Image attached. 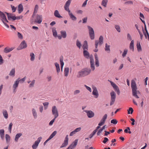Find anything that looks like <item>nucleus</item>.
<instances>
[{
	"instance_id": "f257e3e1",
	"label": "nucleus",
	"mask_w": 149,
	"mask_h": 149,
	"mask_svg": "<svg viewBox=\"0 0 149 149\" xmlns=\"http://www.w3.org/2000/svg\"><path fill=\"white\" fill-rule=\"evenodd\" d=\"M131 85L133 95L135 97L139 98V97L138 96V94L139 93V92L137 91V87L136 82L134 80H132Z\"/></svg>"
},
{
	"instance_id": "f03ea898",
	"label": "nucleus",
	"mask_w": 149,
	"mask_h": 149,
	"mask_svg": "<svg viewBox=\"0 0 149 149\" xmlns=\"http://www.w3.org/2000/svg\"><path fill=\"white\" fill-rule=\"evenodd\" d=\"M72 0H68L65 3L64 6V9L65 10L67 11L70 18L73 20H76L77 19L76 17L72 13L70 12L69 9V7L70 5Z\"/></svg>"
},
{
	"instance_id": "7ed1b4c3",
	"label": "nucleus",
	"mask_w": 149,
	"mask_h": 149,
	"mask_svg": "<svg viewBox=\"0 0 149 149\" xmlns=\"http://www.w3.org/2000/svg\"><path fill=\"white\" fill-rule=\"evenodd\" d=\"M91 70L88 68H85L79 72L77 75L78 78L84 77L90 74Z\"/></svg>"
},
{
	"instance_id": "20e7f679",
	"label": "nucleus",
	"mask_w": 149,
	"mask_h": 149,
	"mask_svg": "<svg viewBox=\"0 0 149 149\" xmlns=\"http://www.w3.org/2000/svg\"><path fill=\"white\" fill-rule=\"evenodd\" d=\"M37 4L36 5L33 14L31 17L32 22L37 23Z\"/></svg>"
},
{
	"instance_id": "39448f33",
	"label": "nucleus",
	"mask_w": 149,
	"mask_h": 149,
	"mask_svg": "<svg viewBox=\"0 0 149 149\" xmlns=\"http://www.w3.org/2000/svg\"><path fill=\"white\" fill-rule=\"evenodd\" d=\"M110 94L111 100L110 105V106H111L114 104L115 101L116 95V93L113 91L111 92L110 93Z\"/></svg>"
},
{
	"instance_id": "423d86ee",
	"label": "nucleus",
	"mask_w": 149,
	"mask_h": 149,
	"mask_svg": "<svg viewBox=\"0 0 149 149\" xmlns=\"http://www.w3.org/2000/svg\"><path fill=\"white\" fill-rule=\"evenodd\" d=\"M88 28L89 30V33L90 38L91 40H93L95 38L94 32L92 28L88 26Z\"/></svg>"
},
{
	"instance_id": "0eeeda50",
	"label": "nucleus",
	"mask_w": 149,
	"mask_h": 149,
	"mask_svg": "<svg viewBox=\"0 0 149 149\" xmlns=\"http://www.w3.org/2000/svg\"><path fill=\"white\" fill-rule=\"evenodd\" d=\"M52 112L55 118H56L58 117V113L57 109L56 106H54L52 107Z\"/></svg>"
},
{
	"instance_id": "6e6552de",
	"label": "nucleus",
	"mask_w": 149,
	"mask_h": 149,
	"mask_svg": "<svg viewBox=\"0 0 149 149\" xmlns=\"http://www.w3.org/2000/svg\"><path fill=\"white\" fill-rule=\"evenodd\" d=\"M27 47V44L24 40L23 41L20 43L19 47L17 48V49L18 50L25 48Z\"/></svg>"
},
{
	"instance_id": "1a4fd4ad",
	"label": "nucleus",
	"mask_w": 149,
	"mask_h": 149,
	"mask_svg": "<svg viewBox=\"0 0 149 149\" xmlns=\"http://www.w3.org/2000/svg\"><path fill=\"white\" fill-rule=\"evenodd\" d=\"M92 89H93L92 94L95 96V97L97 98L99 96V94L96 88L93 86L92 87Z\"/></svg>"
},
{
	"instance_id": "9d476101",
	"label": "nucleus",
	"mask_w": 149,
	"mask_h": 149,
	"mask_svg": "<svg viewBox=\"0 0 149 149\" xmlns=\"http://www.w3.org/2000/svg\"><path fill=\"white\" fill-rule=\"evenodd\" d=\"M84 111L86 113L87 115L89 118H92L94 116L95 114L91 110L88 111L85 110Z\"/></svg>"
},
{
	"instance_id": "9b49d317",
	"label": "nucleus",
	"mask_w": 149,
	"mask_h": 149,
	"mask_svg": "<svg viewBox=\"0 0 149 149\" xmlns=\"http://www.w3.org/2000/svg\"><path fill=\"white\" fill-rule=\"evenodd\" d=\"M90 62L91 64V68L92 71H94L95 69V67L94 63V61L92 57H90Z\"/></svg>"
},
{
	"instance_id": "f8f14e48",
	"label": "nucleus",
	"mask_w": 149,
	"mask_h": 149,
	"mask_svg": "<svg viewBox=\"0 0 149 149\" xmlns=\"http://www.w3.org/2000/svg\"><path fill=\"white\" fill-rule=\"evenodd\" d=\"M8 16V19L9 20H11V19L13 20H16V18L15 16H13L12 15L13 14L12 13H6Z\"/></svg>"
},
{
	"instance_id": "ddd939ff",
	"label": "nucleus",
	"mask_w": 149,
	"mask_h": 149,
	"mask_svg": "<svg viewBox=\"0 0 149 149\" xmlns=\"http://www.w3.org/2000/svg\"><path fill=\"white\" fill-rule=\"evenodd\" d=\"M81 127H78L76 128L72 132H70V136H72L74 134H75L77 132L79 131H80L81 130Z\"/></svg>"
},
{
	"instance_id": "4468645a",
	"label": "nucleus",
	"mask_w": 149,
	"mask_h": 149,
	"mask_svg": "<svg viewBox=\"0 0 149 149\" xmlns=\"http://www.w3.org/2000/svg\"><path fill=\"white\" fill-rule=\"evenodd\" d=\"M14 49L13 47H11V48H8L7 47L5 48L3 50L4 52L5 53H7L12 51Z\"/></svg>"
},
{
	"instance_id": "2eb2a0df",
	"label": "nucleus",
	"mask_w": 149,
	"mask_h": 149,
	"mask_svg": "<svg viewBox=\"0 0 149 149\" xmlns=\"http://www.w3.org/2000/svg\"><path fill=\"white\" fill-rule=\"evenodd\" d=\"M95 59V65L96 67H98L99 66V62L97 54L95 53L94 55Z\"/></svg>"
},
{
	"instance_id": "dca6fc26",
	"label": "nucleus",
	"mask_w": 149,
	"mask_h": 149,
	"mask_svg": "<svg viewBox=\"0 0 149 149\" xmlns=\"http://www.w3.org/2000/svg\"><path fill=\"white\" fill-rule=\"evenodd\" d=\"M18 12L19 14L21 13L23 10V6L22 3L20 4L18 7Z\"/></svg>"
},
{
	"instance_id": "f3484780",
	"label": "nucleus",
	"mask_w": 149,
	"mask_h": 149,
	"mask_svg": "<svg viewBox=\"0 0 149 149\" xmlns=\"http://www.w3.org/2000/svg\"><path fill=\"white\" fill-rule=\"evenodd\" d=\"M6 18V17L5 14L0 10V18L1 21H3Z\"/></svg>"
},
{
	"instance_id": "a211bd4d",
	"label": "nucleus",
	"mask_w": 149,
	"mask_h": 149,
	"mask_svg": "<svg viewBox=\"0 0 149 149\" xmlns=\"http://www.w3.org/2000/svg\"><path fill=\"white\" fill-rule=\"evenodd\" d=\"M69 68H65L64 70V75L65 77H67L69 74Z\"/></svg>"
},
{
	"instance_id": "6ab92c4d",
	"label": "nucleus",
	"mask_w": 149,
	"mask_h": 149,
	"mask_svg": "<svg viewBox=\"0 0 149 149\" xmlns=\"http://www.w3.org/2000/svg\"><path fill=\"white\" fill-rule=\"evenodd\" d=\"M130 49L132 51H134V41L132 40L130 44Z\"/></svg>"
},
{
	"instance_id": "aec40b11",
	"label": "nucleus",
	"mask_w": 149,
	"mask_h": 149,
	"mask_svg": "<svg viewBox=\"0 0 149 149\" xmlns=\"http://www.w3.org/2000/svg\"><path fill=\"white\" fill-rule=\"evenodd\" d=\"M136 46L137 50L139 52L142 50L139 41H137V42Z\"/></svg>"
},
{
	"instance_id": "412c9836",
	"label": "nucleus",
	"mask_w": 149,
	"mask_h": 149,
	"mask_svg": "<svg viewBox=\"0 0 149 149\" xmlns=\"http://www.w3.org/2000/svg\"><path fill=\"white\" fill-rule=\"evenodd\" d=\"M98 44L100 45H101L103 42V38L102 36H100L99 41H98Z\"/></svg>"
},
{
	"instance_id": "4be33fe9",
	"label": "nucleus",
	"mask_w": 149,
	"mask_h": 149,
	"mask_svg": "<svg viewBox=\"0 0 149 149\" xmlns=\"http://www.w3.org/2000/svg\"><path fill=\"white\" fill-rule=\"evenodd\" d=\"M54 15L56 17L59 18L62 17L60 15L58 11L57 10H56L55 11Z\"/></svg>"
},
{
	"instance_id": "5701e85b",
	"label": "nucleus",
	"mask_w": 149,
	"mask_h": 149,
	"mask_svg": "<svg viewBox=\"0 0 149 149\" xmlns=\"http://www.w3.org/2000/svg\"><path fill=\"white\" fill-rule=\"evenodd\" d=\"M3 114L4 117L7 119L8 117V114L7 111L6 110H3Z\"/></svg>"
},
{
	"instance_id": "b1692460",
	"label": "nucleus",
	"mask_w": 149,
	"mask_h": 149,
	"mask_svg": "<svg viewBox=\"0 0 149 149\" xmlns=\"http://www.w3.org/2000/svg\"><path fill=\"white\" fill-rule=\"evenodd\" d=\"M15 68H13L10 71L9 75L10 76H12L13 77H14L15 75Z\"/></svg>"
},
{
	"instance_id": "393cba45",
	"label": "nucleus",
	"mask_w": 149,
	"mask_h": 149,
	"mask_svg": "<svg viewBox=\"0 0 149 149\" xmlns=\"http://www.w3.org/2000/svg\"><path fill=\"white\" fill-rule=\"evenodd\" d=\"M55 65L56 67V72L58 74L60 71L59 64L57 63H55Z\"/></svg>"
},
{
	"instance_id": "a878e982",
	"label": "nucleus",
	"mask_w": 149,
	"mask_h": 149,
	"mask_svg": "<svg viewBox=\"0 0 149 149\" xmlns=\"http://www.w3.org/2000/svg\"><path fill=\"white\" fill-rule=\"evenodd\" d=\"M83 54L84 56L86 58H88L90 56L87 50H84Z\"/></svg>"
},
{
	"instance_id": "bb28decb",
	"label": "nucleus",
	"mask_w": 149,
	"mask_h": 149,
	"mask_svg": "<svg viewBox=\"0 0 149 149\" xmlns=\"http://www.w3.org/2000/svg\"><path fill=\"white\" fill-rule=\"evenodd\" d=\"M61 34L62 38H65L67 36V34L66 32L65 31H61Z\"/></svg>"
},
{
	"instance_id": "cd10ccee",
	"label": "nucleus",
	"mask_w": 149,
	"mask_h": 149,
	"mask_svg": "<svg viewBox=\"0 0 149 149\" xmlns=\"http://www.w3.org/2000/svg\"><path fill=\"white\" fill-rule=\"evenodd\" d=\"M22 134L21 133L17 134L15 136V141L17 142L18 141L19 138L22 135Z\"/></svg>"
},
{
	"instance_id": "c85d7f7f",
	"label": "nucleus",
	"mask_w": 149,
	"mask_h": 149,
	"mask_svg": "<svg viewBox=\"0 0 149 149\" xmlns=\"http://www.w3.org/2000/svg\"><path fill=\"white\" fill-rule=\"evenodd\" d=\"M98 45V40H95V48L94 50V51L95 52H97L98 51V49H97Z\"/></svg>"
},
{
	"instance_id": "c756f323",
	"label": "nucleus",
	"mask_w": 149,
	"mask_h": 149,
	"mask_svg": "<svg viewBox=\"0 0 149 149\" xmlns=\"http://www.w3.org/2000/svg\"><path fill=\"white\" fill-rule=\"evenodd\" d=\"M19 84V81L17 80L15 81L14 83L13 86V88H17L18 87V85Z\"/></svg>"
},
{
	"instance_id": "7c9ffc66",
	"label": "nucleus",
	"mask_w": 149,
	"mask_h": 149,
	"mask_svg": "<svg viewBox=\"0 0 149 149\" xmlns=\"http://www.w3.org/2000/svg\"><path fill=\"white\" fill-rule=\"evenodd\" d=\"M88 47L87 42L85 40L84 42V45L83 46V48L84 50H85V49H87Z\"/></svg>"
},
{
	"instance_id": "2f4dec72",
	"label": "nucleus",
	"mask_w": 149,
	"mask_h": 149,
	"mask_svg": "<svg viewBox=\"0 0 149 149\" xmlns=\"http://www.w3.org/2000/svg\"><path fill=\"white\" fill-rule=\"evenodd\" d=\"M143 34L145 37L146 39L148 38V39L149 40V35L148 33V31H144L143 29Z\"/></svg>"
},
{
	"instance_id": "473e14b6",
	"label": "nucleus",
	"mask_w": 149,
	"mask_h": 149,
	"mask_svg": "<svg viewBox=\"0 0 149 149\" xmlns=\"http://www.w3.org/2000/svg\"><path fill=\"white\" fill-rule=\"evenodd\" d=\"M105 49L106 51L108 52V53H109L110 52V46L107 43L105 44Z\"/></svg>"
},
{
	"instance_id": "72a5a7b5",
	"label": "nucleus",
	"mask_w": 149,
	"mask_h": 149,
	"mask_svg": "<svg viewBox=\"0 0 149 149\" xmlns=\"http://www.w3.org/2000/svg\"><path fill=\"white\" fill-rule=\"evenodd\" d=\"M5 137L6 142L7 143H9L10 139V136L8 134H6Z\"/></svg>"
},
{
	"instance_id": "f704fd0d",
	"label": "nucleus",
	"mask_w": 149,
	"mask_h": 149,
	"mask_svg": "<svg viewBox=\"0 0 149 149\" xmlns=\"http://www.w3.org/2000/svg\"><path fill=\"white\" fill-rule=\"evenodd\" d=\"M52 31L53 33V35L55 37H56L57 35V33L56 29L55 28H53L52 29Z\"/></svg>"
},
{
	"instance_id": "c9c22d12",
	"label": "nucleus",
	"mask_w": 149,
	"mask_h": 149,
	"mask_svg": "<svg viewBox=\"0 0 149 149\" xmlns=\"http://www.w3.org/2000/svg\"><path fill=\"white\" fill-rule=\"evenodd\" d=\"M30 56H31L30 60L31 61H33L35 59V56L34 54L33 53H30Z\"/></svg>"
},
{
	"instance_id": "e433bc0d",
	"label": "nucleus",
	"mask_w": 149,
	"mask_h": 149,
	"mask_svg": "<svg viewBox=\"0 0 149 149\" xmlns=\"http://www.w3.org/2000/svg\"><path fill=\"white\" fill-rule=\"evenodd\" d=\"M26 77H25L22 79H20V78H18L17 79V80L19 81V82H20V83H23L26 79Z\"/></svg>"
},
{
	"instance_id": "4c0bfd02",
	"label": "nucleus",
	"mask_w": 149,
	"mask_h": 149,
	"mask_svg": "<svg viewBox=\"0 0 149 149\" xmlns=\"http://www.w3.org/2000/svg\"><path fill=\"white\" fill-rule=\"evenodd\" d=\"M60 63L61 67H63L64 65V63L63 62V57H62L60 58Z\"/></svg>"
},
{
	"instance_id": "58836bf2",
	"label": "nucleus",
	"mask_w": 149,
	"mask_h": 149,
	"mask_svg": "<svg viewBox=\"0 0 149 149\" xmlns=\"http://www.w3.org/2000/svg\"><path fill=\"white\" fill-rule=\"evenodd\" d=\"M42 20V16H38V24H40Z\"/></svg>"
},
{
	"instance_id": "ea45409f",
	"label": "nucleus",
	"mask_w": 149,
	"mask_h": 149,
	"mask_svg": "<svg viewBox=\"0 0 149 149\" xmlns=\"http://www.w3.org/2000/svg\"><path fill=\"white\" fill-rule=\"evenodd\" d=\"M56 133L57 132L56 131H54L49 137V139H51L53 138L56 135Z\"/></svg>"
},
{
	"instance_id": "a19ab883",
	"label": "nucleus",
	"mask_w": 149,
	"mask_h": 149,
	"mask_svg": "<svg viewBox=\"0 0 149 149\" xmlns=\"http://www.w3.org/2000/svg\"><path fill=\"white\" fill-rule=\"evenodd\" d=\"M56 133L57 132L56 131H54L49 137V139H51L53 138L56 135Z\"/></svg>"
},
{
	"instance_id": "79ce46f5",
	"label": "nucleus",
	"mask_w": 149,
	"mask_h": 149,
	"mask_svg": "<svg viewBox=\"0 0 149 149\" xmlns=\"http://www.w3.org/2000/svg\"><path fill=\"white\" fill-rule=\"evenodd\" d=\"M115 28L118 32H120V27L119 25H115Z\"/></svg>"
},
{
	"instance_id": "37998d69",
	"label": "nucleus",
	"mask_w": 149,
	"mask_h": 149,
	"mask_svg": "<svg viewBox=\"0 0 149 149\" xmlns=\"http://www.w3.org/2000/svg\"><path fill=\"white\" fill-rule=\"evenodd\" d=\"M108 0H103L102 2V5L104 7H106Z\"/></svg>"
},
{
	"instance_id": "c03bdc74",
	"label": "nucleus",
	"mask_w": 149,
	"mask_h": 149,
	"mask_svg": "<svg viewBox=\"0 0 149 149\" xmlns=\"http://www.w3.org/2000/svg\"><path fill=\"white\" fill-rule=\"evenodd\" d=\"M127 111L128 114H130V113L131 114H132L134 111L133 108L131 107L129 108Z\"/></svg>"
},
{
	"instance_id": "a18cd8bd",
	"label": "nucleus",
	"mask_w": 149,
	"mask_h": 149,
	"mask_svg": "<svg viewBox=\"0 0 149 149\" xmlns=\"http://www.w3.org/2000/svg\"><path fill=\"white\" fill-rule=\"evenodd\" d=\"M37 147V140L35 141V143L32 145V147L33 149H36Z\"/></svg>"
},
{
	"instance_id": "49530a36",
	"label": "nucleus",
	"mask_w": 149,
	"mask_h": 149,
	"mask_svg": "<svg viewBox=\"0 0 149 149\" xmlns=\"http://www.w3.org/2000/svg\"><path fill=\"white\" fill-rule=\"evenodd\" d=\"M32 113L34 116V117L35 118H36L37 117V115L36 113V110L34 109H33L32 110Z\"/></svg>"
},
{
	"instance_id": "de8ad7c7",
	"label": "nucleus",
	"mask_w": 149,
	"mask_h": 149,
	"mask_svg": "<svg viewBox=\"0 0 149 149\" xmlns=\"http://www.w3.org/2000/svg\"><path fill=\"white\" fill-rule=\"evenodd\" d=\"M127 52V49H125L124 50V52L122 54V56L123 57H125Z\"/></svg>"
},
{
	"instance_id": "09e8293b",
	"label": "nucleus",
	"mask_w": 149,
	"mask_h": 149,
	"mask_svg": "<svg viewBox=\"0 0 149 149\" xmlns=\"http://www.w3.org/2000/svg\"><path fill=\"white\" fill-rule=\"evenodd\" d=\"M105 122V121L102 119L100 120V122L98 124V125L99 126L102 125L104 124Z\"/></svg>"
},
{
	"instance_id": "8fccbe9b",
	"label": "nucleus",
	"mask_w": 149,
	"mask_h": 149,
	"mask_svg": "<svg viewBox=\"0 0 149 149\" xmlns=\"http://www.w3.org/2000/svg\"><path fill=\"white\" fill-rule=\"evenodd\" d=\"M114 89L115 91L117 92L118 94L119 95L120 93V91L118 86H117L116 87L114 88Z\"/></svg>"
},
{
	"instance_id": "3c124183",
	"label": "nucleus",
	"mask_w": 149,
	"mask_h": 149,
	"mask_svg": "<svg viewBox=\"0 0 149 149\" xmlns=\"http://www.w3.org/2000/svg\"><path fill=\"white\" fill-rule=\"evenodd\" d=\"M77 46L79 48H80V47L81 46V44L80 42L78 40L77 41V43H76Z\"/></svg>"
},
{
	"instance_id": "603ef678",
	"label": "nucleus",
	"mask_w": 149,
	"mask_h": 149,
	"mask_svg": "<svg viewBox=\"0 0 149 149\" xmlns=\"http://www.w3.org/2000/svg\"><path fill=\"white\" fill-rule=\"evenodd\" d=\"M35 82V81L34 80H33L31 83L30 84L29 86V87H32L34 85Z\"/></svg>"
},
{
	"instance_id": "864d4df0",
	"label": "nucleus",
	"mask_w": 149,
	"mask_h": 149,
	"mask_svg": "<svg viewBox=\"0 0 149 149\" xmlns=\"http://www.w3.org/2000/svg\"><path fill=\"white\" fill-rule=\"evenodd\" d=\"M111 122L112 123L116 124L117 123L118 121L116 119H113L111 120Z\"/></svg>"
},
{
	"instance_id": "5fc2aeb1",
	"label": "nucleus",
	"mask_w": 149,
	"mask_h": 149,
	"mask_svg": "<svg viewBox=\"0 0 149 149\" xmlns=\"http://www.w3.org/2000/svg\"><path fill=\"white\" fill-rule=\"evenodd\" d=\"M13 125V124L12 123H10L9 125L8 130L10 131V133H11L12 127Z\"/></svg>"
},
{
	"instance_id": "6e6d98bb",
	"label": "nucleus",
	"mask_w": 149,
	"mask_h": 149,
	"mask_svg": "<svg viewBox=\"0 0 149 149\" xmlns=\"http://www.w3.org/2000/svg\"><path fill=\"white\" fill-rule=\"evenodd\" d=\"M17 36L20 39H22L23 38V36L22 35V34L20 33L19 32H18L17 33Z\"/></svg>"
},
{
	"instance_id": "4d7b16f0",
	"label": "nucleus",
	"mask_w": 149,
	"mask_h": 149,
	"mask_svg": "<svg viewBox=\"0 0 149 149\" xmlns=\"http://www.w3.org/2000/svg\"><path fill=\"white\" fill-rule=\"evenodd\" d=\"M68 143L64 141L63 143L62 144L61 146V148H63L66 146L68 145Z\"/></svg>"
},
{
	"instance_id": "13d9d810",
	"label": "nucleus",
	"mask_w": 149,
	"mask_h": 149,
	"mask_svg": "<svg viewBox=\"0 0 149 149\" xmlns=\"http://www.w3.org/2000/svg\"><path fill=\"white\" fill-rule=\"evenodd\" d=\"M103 130L101 128L99 129L97 133V136L100 135V133L102 132Z\"/></svg>"
},
{
	"instance_id": "bf43d9fd",
	"label": "nucleus",
	"mask_w": 149,
	"mask_h": 149,
	"mask_svg": "<svg viewBox=\"0 0 149 149\" xmlns=\"http://www.w3.org/2000/svg\"><path fill=\"white\" fill-rule=\"evenodd\" d=\"M56 118H55L54 117V118L50 121L49 124V125H52Z\"/></svg>"
},
{
	"instance_id": "052dcab7",
	"label": "nucleus",
	"mask_w": 149,
	"mask_h": 149,
	"mask_svg": "<svg viewBox=\"0 0 149 149\" xmlns=\"http://www.w3.org/2000/svg\"><path fill=\"white\" fill-rule=\"evenodd\" d=\"M3 60L1 55H0V65L3 63Z\"/></svg>"
},
{
	"instance_id": "680f3d73",
	"label": "nucleus",
	"mask_w": 149,
	"mask_h": 149,
	"mask_svg": "<svg viewBox=\"0 0 149 149\" xmlns=\"http://www.w3.org/2000/svg\"><path fill=\"white\" fill-rule=\"evenodd\" d=\"M127 38L128 40H132V37L130 34L128 33L127 34Z\"/></svg>"
},
{
	"instance_id": "e2e57ef3",
	"label": "nucleus",
	"mask_w": 149,
	"mask_h": 149,
	"mask_svg": "<svg viewBox=\"0 0 149 149\" xmlns=\"http://www.w3.org/2000/svg\"><path fill=\"white\" fill-rule=\"evenodd\" d=\"M11 7L12 8L13 12V13L15 12V11L16 10V8L14 6H13L12 5H11Z\"/></svg>"
},
{
	"instance_id": "0e129e2a",
	"label": "nucleus",
	"mask_w": 149,
	"mask_h": 149,
	"mask_svg": "<svg viewBox=\"0 0 149 149\" xmlns=\"http://www.w3.org/2000/svg\"><path fill=\"white\" fill-rule=\"evenodd\" d=\"M80 91L79 90H75L74 92V95H76L80 93Z\"/></svg>"
},
{
	"instance_id": "69168bd1",
	"label": "nucleus",
	"mask_w": 149,
	"mask_h": 149,
	"mask_svg": "<svg viewBox=\"0 0 149 149\" xmlns=\"http://www.w3.org/2000/svg\"><path fill=\"white\" fill-rule=\"evenodd\" d=\"M84 86L86 88V89L88 90V91H90V92H91V88L90 87L87 86L86 85H84Z\"/></svg>"
},
{
	"instance_id": "338daca9",
	"label": "nucleus",
	"mask_w": 149,
	"mask_h": 149,
	"mask_svg": "<svg viewBox=\"0 0 149 149\" xmlns=\"http://www.w3.org/2000/svg\"><path fill=\"white\" fill-rule=\"evenodd\" d=\"M4 135V129L0 130V135Z\"/></svg>"
},
{
	"instance_id": "774afa93",
	"label": "nucleus",
	"mask_w": 149,
	"mask_h": 149,
	"mask_svg": "<svg viewBox=\"0 0 149 149\" xmlns=\"http://www.w3.org/2000/svg\"><path fill=\"white\" fill-rule=\"evenodd\" d=\"M109 140L108 139L107 137H105L104 138V140L103 141V142L104 143H105Z\"/></svg>"
}]
</instances>
